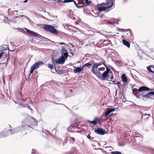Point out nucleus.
Wrapping results in <instances>:
<instances>
[{
  "instance_id": "1",
  "label": "nucleus",
  "mask_w": 154,
  "mask_h": 154,
  "mask_svg": "<svg viewBox=\"0 0 154 154\" xmlns=\"http://www.w3.org/2000/svg\"><path fill=\"white\" fill-rule=\"evenodd\" d=\"M154 89H151L148 87L144 86H142L139 88L138 89L134 88L132 89L133 94L137 97H139L141 93L145 92L146 91H152Z\"/></svg>"
},
{
  "instance_id": "2",
  "label": "nucleus",
  "mask_w": 154,
  "mask_h": 154,
  "mask_svg": "<svg viewBox=\"0 0 154 154\" xmlns=\"http://www.w3.org/2000/svg\"><path fill=\"white\" fill-rule=\"evenodd\" d=\"M22 29L23 32L29 34L32 37H36L41 39H43L44 41H48L50 42L51 41L49 39L46 38L43 36H42L41 35L33 31H32L26 28H24L23 29Z\"/></svg>"
},
{
  "instance_id": "3",
  "label": "nucleus",
  "mask_w": 154,
  "mask_h": 154,
  "mask_svg": "<svg viewBox=\"0 0 154 154\" xmlns=\"http://www.w3.org/2000/svg\"><path fill=\"white\" fill-rule=\"evenodd\" d=\"M43 27L46 31L49 32L53 34L56 35L58 34L57 30L51 25L44 24L43 25Z\"/></svg>"
},
{
  "instance_id": "4",
  "label": "nucleus",
  "mask_w": 154,
  "mask_h": 154,
  "mask_svg": "<svg viewBox=\"0 0 154 154\" xmlns=\"http://www.w3.org/2000/svg\"><path fill=\"white\" fill-rule=\"evenodd\" d=\"M66 60H67V59H66L65 58L63 57V56H61L55 60H54V57H52L51 58V61L53 64L55 66V63L62 64H63Z\"/></svg>"
},
{
  "instance_id": "5",
  "label": "nucleus",
  "mask_w": 154,
  "mask_h": 154,
  "mask_svg": "<svg viewBox=\"0 0 154 154\" xmlns=\"http://www.w3.org/2000/svg\"><path fill=\"white\" fill-rule=\"evenodd\" d=\"M104 5H105V2H103L101 3L98 4L96 5V8L99 12L105 11L109 8L107 7H105Z\"/></svg>"
},
{
  "instance_id": "6",
  "label": "nucleus",
  "mask_w": 154,
  "mask_h": 154,
  "mask_svg": "<svg viewBox=\"0 0 154 154\" xmlns=\"http://www.w3.org/2000/svg\"><path fill=\"white\" fill-rule=\"evenodd\" d=\"M44 64L43 61H39L35 62L34 63L30 68V71L33 72L34 70L37 68H38L40 65H42Z\"/></svg>"
},
{
  "instance_id": "7",
  "label": "nucleus",
  "mask_w": 154,
  "mask_h": 154,
  "mask_svg": "<svg viewBox=\"0 0 154 154\" xmlns=\"http://www.w3.org/2000/svg\"><path fill=\"white\" fill-rule=\"evenodd\" d=\"M98 66L96 64V63H94V62L92 65L91 71L96 75H97L98 74H100V69H98Z\"/></svg>"
},
{
  "instance_id": "8",
  "label": "nucleus",
  "mask_w": 154,
  "mask_h": 154,
  "mask_svg": "<svg viewBox=\"0 0 154 154\" xmlns=\"http://www.w3.org/2000/svg\"><path fill=\"white\" fill-rule=\"evenodd\" d=\"M94 133L97 134L103 135L107 134V132L105 129L101 128H97L94 129Z\"/></svg>"
},
{
  "instance_id": "9",
  "label": "nucleus",
  "mask_w": 154,
  "mask_h": 154,
  "mask_svg": "<svg viewBox=\"0 0 154 154\" xmlns=\"http://www.w3.org/2000/svg\"><path fill=\"white\" fill-rule=\"evenodd\" d=\"M145 92H144L141 93L139 98L142 99L143 100H148L149 97L151 99L152 98V97L151 96L150 94H149L150 92L145 94Z\"/></svg>"
},
{
  "instance_id": "10",
  "label": "nucleus",
  "mask_w": 154,
  "mask_h": 154,
  "mask_svg": "<svg viewBox=\"0 0 154 154\" xmlns=\"http://www.w3.org/2000/svg\"><path fill=\"white\" fill-rule=\"evenodd\" d=\"M118 109V108H108L106 109L105 112L103 114V116H104L105 118H107L108 116H109L112 112H114L115 111V109Z\"/></svg>"
},
{
  "instance_id": "11",
  "label": "nucleus",
  "mask_w": 154,
  "mask_h": 154,
  "mask_svg": "<svg viewBox=\"0 0 154 154\" xmlns=\"http://www.w3.org/2000/svg\"><path fill=\"white\" fill-rule=\"evenodd\" d=\"M100 119L97 117L94 118V119L92 121L88 120L87 121V123H90L94 125H97V124H100V121H99Z\"/></svg>"
},
{
  "instance_id": "12",
  "label": "nucleus",
  "mask_w": 154,
  "mask_h": 154,
  "mask_svg": "<svg viewBox=\"0 0 154 154\" xmlns=\"http://www.w3.org/2000/svg\"><path fill=\"white\" fill-rule=\"evenodd\" d=\"M107 72L104 71L102 74L100 72V74H98L96 76L100 79L102 81H104L106 80V76L107 75Z\"/></svg>"
},
{
  "instance_id": "13",
  "label": "nucleus",
  "mask_w": 154,
  "mask_h": 154,
  "mask_svg": "<svg viewBox=\"0 0 154 154\" xmlns=\"http://www.w3.org/2000/svg\"><path fill=\"white\" fill-rule=\"evenodd\" d=\"M62 54L61 56L65 58L66 59H67L68 56V52L67 49L64 47H62V50L61 51Z\"/></svg>"
},
{
  "instance_id": "14",
  "label": "nucleus",
  "mask_w": 154,
  "mask_h": 154,
  "mask_svg": "<svg viewBox=\"0 0 154 154\" xmlns=\"http://www.w3.org/2000/svg\"><path fill=\"white\" fill-rule=\"evenodd\" d=\"M114 1L113 0H106V2L105 3V5L108 6V8H112L113 5L114 3Z\"/></svg>"
},
{
  "instance_id": "15",
  "label": "nucleus",
  "mask_w": 154,
  "mask_h": 154,
  "mask_svg": "<svg viewBox=\"0 0 154 154\" xmlns=\"http://www.w3.org/2000/svg\"><path fill=\"white\" fill-rule=\"evenodd\" d=\"M13 134L10 131H7L0 133V135L2 136V137H6L9 135Z\"/></svg>"
},
{
  "instance_id": "16",
  "label": "nucleus",
  "mask_w": 154,
  "mask_h": 154,
  "mask_svg": "<svg viewBox=\"0 0 154 154\" xmlns=\"http://www.w3.org/2000/svg\"><path fill=\"white\" fill-rule=\"evenodd\" d=\"M126 30L125 32H126V34L128 35V36L130 39H132L133 38V32L130 29H125Z\"/></svg>"
},
{
  "instance_id": "17",
  "label": "nucleus",
  "mask_w": 154,
  "mask_h": 154,
  "mask_svg": "<svg viewBox=\"0 0 154 154\" xmlns=\"http://www.w3.org/2000/svg\"><path fill=\"white\" fill-rule=\"evenodd\" d=\"M5 58L7 59L6 62V63H0V64H4L6 66L10 59V52L8 50L7 52H5Z\"/></svg>"
},
{
  "instance_id": "18",
  "label": "nucleus",
  "mask_w": 154,
  "mask_h": 154,
  "mask_svg": "<svg viewBox=\"0 0 154 154\" xmlns=\"http://www.w3.org/2000/svg\"><path fill=\"white\" fill-rule=\"evenodd\" d=\"M74 67V72L75 73H79L82 71H83L82 68H81V66H80L76 67L73 66Z\"/></svg>"
},
{
  "instance_id": "19",
  "label": "nucleus",
  "mask_w": 154,
  "mask_h": 154,
  "mask_svg": "<svg viewBox=\"0 0 154 154\" xmlns=\"http://www.w3.org/2000/svg\"><path fill=\"white\" fill-rule=\"evenodd\" d=\"M134 142L139 144L140 142L142 141V138L141 136L138 135L134 137Z\"/></svg>"
},
{
  "instance_id": "20",
  "label": "nucleus",
  "mask_w": 154,
  "mask_h": 154,
  "mask_svg": "<svg viewBox=\"0 0 154 154\" xmlns=\"http://www.w3.org/2000/svg\"><path fill=\"white\" fill-rule=\"evenodd\" d=\"M140 116H141V119H144L145 120L146 119H148L150 117H151L149 114H147L145 113L144 114V115H143V113L140 112Z\"/></svg>"
},
{
  "instance_id": "21",
  "label": "nucleus",
  "mask_w": 154,
  "mask_h": 154,
  "mask_svg": "<svg viewBox=\"0 0 154 154\" xmlns=\"http://www.w3.org/2000/svg\"><path fill=\"white\" fill-rule=\"evenodd\" d=\"M121 78L122 82L124 83H127L128 81V78L125 73H123L121 76Z\"/></svg>"
},
{
  "instance_id": "22",
  "label": "nucleus",
  "mask_w": 154,
  "mask_h": 154,
  "mask_svg": "<svg viewBox=\"0 0 154 154\" xmlns=\"http://www.w3.org/2000/svg\"><path fill=\"white\" fill-rule=\"evenodd\" d=\"M20 127H18L14 129H11L8 130L7 131H10L11 132L12 134H14L15 133H18L20 131Z\"/></svg>"
},
{
  "instance_id": "23",
  "label": "nucleus",
  "mask_w": 154,
  "mask_h": 154,
  "mask_svg": "<svg viewBox=\"0 0 154 154\" xmlns=\"http://www.w3.org/2000/svg\"><path fill=\"white\" fill-rule=\"evenodd\" d=\"M122 42L123 44L126 46L128 48H129L130 47V43L125 39L122 40Z\"/></svg>"
},
{
  "instance_id": "24",
  "label": "nucleus",
  "mask_w": 154,
  "mask_h": 154,
  "mask_svg": "<svg viewBox=\"0 0 154 154\" xmlns=\"http://www.w3.org/2000/svg\"><path fill=\"white\" fill-rule=\"evenodd\" d=\"M46 104L47 105H54L55 106L56 105L60 104L56 103L54 102H52L49 100H48L46 101Z\"/></svg>"
},
{
  "instance_id": "25",
  "label": "nucleus",
  "mask_w": 154,
  "mask_h": 154,
  "mask_svg": "<svg viewBox=\"0 0 154 154\" xmlns=\"http://www.w3.org/2000/svg\"><path fill=\"white\" fill-rule=\"evenodd\" d=\"M94 63V60H91L89 62L85 63L86 67L88 68H90L91 66L93 65Z\"/></svg>"
},
{
  "instance_id": "26",
  "label": "nucleus",
  "mask_w": 154,
  "mask_h": 154,
  "mask_svg": "<svg viewBox=\"0 0 154 154\" xmlns=\"http://www.w3.org/2000/svg\"><path fill=\"white\" fill-rule=\"evenodd\" d=\"M82 4L81 3H79L78 2V4H76L75 5L76 6V7L78 8H84L85 7H86L85 5V4H83L82 5L79 6L78 5H81Z\"/></svg>"
},
{
  "instance_id": "27",
  "label": "nucleus",
  "mask_w": 154,
  "mask_h": 154,
  "mask_svg": "<svg viewBox=\"0 0 154 154\" xmlns=\"http://www.w3.org/2000/svg\"><path fill=\"white\" fill-rule=\"evenodd\" d=\"M82 4L81 3H79L78 2V4H76L75 5L76 6V7L78 8H84L85 7H86L85 5V4H83L82 5L79 6L78 5H81Z\"/></svg>"
},
{
  "instance_id": "28",
  "label": "nucleus",
  "mask_w": 154,
  "mask_h": 154,
  "mask_svg": "<svg viewBox=\"0 0 154 154\" xmlns=\"http://www.w3.org/2000/svg\"><path fill=\"white\" fill-rule=\"evenodd\" d=\"M71 109L70 108H68V106H65V107H66L67 109H69V110L70 111V113L72 112V110H77L78 109V107L75 108V107H76V106H71Z\"/></svg>"
},
{
  "instance_id": "29",
  "label": "nucleus",
  "mask_w": 154,
  "mask_h": 154,
  "mask_svg": "<svg viewBox=\"0 0 154 154\" xmlns=\"http://www.w3.org/2000/svg\"><path fill=\"white\" fill-rule=\"evenodd\" d=\"M106 63V61L103 59H102V61L99 63H96V64L98 65V66H100L102 64H105Z\"/></svg>"
},
{
  "instance_id": "30",
  "label": "nucleus",
  "mask_w": 154,
  "mask_h": 154,
  "mask_svg": "<svg viewBox=\"0 0 154 154\" xmlns=\"http://www.w3.org/2000/svg\"><path fill=\"white\" fill-rule=\"evenodd\" d=\"M111 43V42L109 40H104L103 42V44L106 45H107Z\"/></svg>"
},
{
  "instance_id": "31",
  "label": "nucleus",
  "mask_w": 154,
  "mask_h": 154,
  "mask_svg": "<svg viewBox=\"0 0 154 154\" xmlns=\"http://www.w3.org/2000/svg\"><path fill=\"white\" fill-rule=\"evenodd\" d=\"M77 152L75 150L71 151L68 152H67L65 154H76Z\"/></svg>"
},
{
  "instance_id": "32",
  "label": "nucleus",
  "mask_w": 154,
  "mask_h": 154,
  "mask_svg": "<svg viewBox=\"0 0 154 154\" xmlns=\"http://www.w3.org/2000/svg\"><path fill=\"white\" fill-rule=\"evenodd\" d=\"M48 67L51 70L52 69H54V68L55 69V67H56L55 65V66L54 65V66H53V65H52L51 64H50V63L48 64Z\"/></svg>"
},
{
  "instance_id": "33",
  "label": "nucleus",
  "mask_w": 154,
  "mask_h": 154,
  "mask_svg": "<svg viewBox=\"0 0 154 154\" xmlns=\"http://www.w3.org/2000/svg\"><path fill=\"white\" fill-rule=\"evenodd\" d=\"M86 137H87V138H88V139L92 141H96L95 140H93V139L94 138V137H92L91 138V136L90 135V134H89L87 136H86Z\"/></svg>"
},
{
  "instance_id": "34",
  "label": "nucleus",
  "mask_w": 154,
  "mask_h": 154,
  "mask_svg": "<svg viewBox=\"0 0 154 154\" xmlns=\"http://www.w3.org/2000/svg\"><path fill=\"white\" fill-rule=\"evenodd\" d=\"M104 66L106 67V70L105 71V72H110L111 71L110 69L105 64H104Z\"/></svg>"
},
{
  "instance_id": "35",
  "label": "nucleus",
  "mask_w": 154,
  "mask_h": 154,
  "mask_svg": "<svg viewBox=\"0 0 154 154\" xmlns=\"http://www.w3.org/2000/svg\"><path fill=\"white\" fill-rule=\"evenodd\" d=\"M85 5L86 6H89L90 5V4L91 3V0H86V1H85Z\"/></svg>"
},
{
  "instance_id": "36",
  "label": "nucleus",
  "mask_w": 154,
  "mask_h": 154,
  "mask_svg": "<svg viewBox=\"0 0 154 154\" xmlns=\"http://www.w3.org/2000/svg\"><path fill=\"white\" fill-rule=\"evenodd\" d=\"M71 129L70 131V132L71 133H73L74 131L73 130V129H75V128H76V127L75 126L73 125H71Z\"/></svg>"
},
{
  "instance_id": "37",
  "label": "nucleus",
  "mask_w": 154,
  "mask_h": 154,
  "mask_svg": "<svg viewBox=\"0 0 154 154\" xmlns=\"http://www.w3.org/2000/svg\"><path fill=\"white\" fill-rule=\"evenodd\" d=\"M111 154H123L119 151H114L111 152Z\"/></svg>"
},
{
  "instance_id": "38",
  "label": "nucleus",
  "mask_w": 154,
  "mask_h": 154,
  "mask_svg": "<svg viewBox=\"0 0 154 154\" xmlns=\"http://www.w3.org/2000/svg\"><path fill=\"white\" fill-rule=\"evenodd\" d=\"M113 20L118 24H119L118 22H119V19H115L114 18H112L110 20Z\"/></svg>"
},
{
  "instance_id": "39",
  "label": "nucleus",
  "mask_w": 154,
  "mask_h": 154,
  "mask_svg": "<svg viewBox=\"0 0 154 154\" xmlns=\"http://www.w3.org/2000/svg\"><path fill=\"white\" fill-rule=\"evenodd\" d=\"M55 69L57 74H62V72L59 69H57L56 67H55Z\"/></svg>"
},
{
  "instance_id": "40",
  "label": "nucleus",
  "mask_w": 154,
  "mask_h": 154,
  "mask_svg": "<svg viewBox=\"0 0 154 154\" xmlns=\"http://www.w3.org/2000/svg\"><path fill=\"white\" fill-rule=\"evenodd\" d=\"M151 67H152L151 65L149 66L146 67L147 69L149 72H151L152 71V70L151 69Z\"/></svg>"
},
{
  "instance_id": "41",
  "label": "nucleus",
  "mask_w": 154,
  "mask_h": 154,
  "mask_svg": "<svg viewBox=\"0 0 154 154\" xmlns=\"http://www.w3.org/2000/svg\"><path fill=\"white\" fill-rule=\"evenodd\" d=\"M69 140H70L71 141H72V143H73L75 141V139L73 137H70Z\"/></svg>"
},
{
  "instance_id": "42",
  "label": "nucleus",
  "mask_w": 154,
  "mask_h": 154,
  "mask_svg": "<svg viewBox=\"0 0 154 154\" xmlns=\"http://www.w3.org/2000/svg\"><path fill=\"white\" fill-rule=\"evenodd\" d=\"M126 85H127V84H125L123 85V89L122 90L123 92H124L125 90L126 91Z\"/></svg>"
},
{
  "instance_id": "43",
  "label": "nucleus",
  "mask_w": 154,
  "mask_h": 154,
  "mask_svg": "<svg viewBox=\"0 0 154 154\" xmlns=\"http://www.w3.org/2000/svg\"><path fill=\"white\" fill-rule=\"evenodd\" d=\"M117 29L119 31L124 32H125V31L126 30L125 29L120 28H118Z\"/></svg>"
},
{
  "instance_id": "44",
  "label": "nucleus",
  "mask_w": 154,
  "mask_h": 154,
  "mask_svg": "<svg viewBox=\"0 0 154 154\" xmlns=\"http://www.w3.org/2000/svg\"><path fill=\"white\" fill-rule=\"evenodd\" d=\"M115 23H116V22H113L109 21L108 24L111 25H113Z\"/></svg>"
},
{
  "instance_id": "45",
  "label": "nucleus",
  "mask_w": 154,
  "mask_h": 154,
  "mask_svg": "<svg viewBox=\"0 0 154 154\" xmlns=\"http://www.w3.org/2000/svg\"><path fill=\"white\" fill-rule=\"evenodd\" d=\"M71 1H72V0H64L63 1V3H69L71 2Z\"/></svg>"
},
{
  "instance_id": "46",
  "label": "nucleus",
  "mask_w": 154,
  "mask_h": 154,
  "mask_svg": "<svg viewBox=\"0 0 154 154\" xmlns=\"http://www.w3.org/2000/svg\"><path fill=\"white\" fill-rule=\"evenodd\" d=\"M120 82L118 81L117 83H116V85H117L118 87L119 88H120L121 85H120Z\"/></svg>"
},
{
  "instance_id": "47",
  "label": "nucleus",
  "mask_w": 154,
  "mask_h": 154,
  "mask_svg": "<svg viewBox=\"0 0 154 154\" xmlns=\"http://www.w3.org/2000/svg\"><path fill=\"white\" fill-rule=\"evenodd\" d=\"M31 119H33V120H34V122H35V123L36 124H37L38 123V120H36V119H35L34 118H33L32 117H31Z\"/></svg>"
},
{
  "instance_id": "48",
  "label": "nucleus",
  "mask_w": 154,
  "mask_h": 154,
  "mask_svg": "<svg viewBox=\"0 0 154 154\" xmlns=\"http://www.w3.org/2000/svg\"><path fill=\"white\" fill-rule=\"evenodd\" d=\"M4 52L3 51H2L0 52V59L1 58L2 56L4 54Z\"/></svg>"
},
{
  "instance_id": "49",
  "label": "nucleus",
  "mask_w": 154,
  "mask_h": 154,
  "mask_svg": "<svg viewBox=\"0 0 154 154\" xmlns=\"http://www.w3.org/2000/svg\"><path fill=\"white\" fill-rule=\"evenodd\" d=\"M28 41L31 42L32 43L35 42V41L34 40L33 38L29 39L28 40Z\"/></svg>"
},
{
  "instance_id": "50",
  "label": "nucleus",
  "mask_w": 154,
  "mask_h": 154,
  "mask_svg": "<svg viewBox=\"0 0 154 154\" xmlns=\"http://www.w3.org/2000/svg\"><path fill=\"white\" fill-rule=\"evenodd\" d=\"M154 91V90H153V91H151L149 92H150V94L151 96L152 97V96H154V92L153 91Z\"/></svg>"
},
{
  "instance_id": "51",
  "label": "nucleus",
  "mask_w": 154,
  "mask_h": 154,
  "mask_svg": "<svg viewBox=\"0 0 154 154\" xmlns=\"http://www.w3.org/2000/svg\"><path fill=\"white\" fill-rule=\"evenodd\" d=\"M110 72H107V75H106V80H107L108 79V78H109V77L110 76V75H109V73Z\"/></svg>"
},
{
  "instance_id": "52",
  "label": "nucleus",
  "mask_w": 154,
  "mask_h": 154,
  "mask_svg": "<svg viewBox=\"0 0 154 154\" xmlns=\"http://www.w3.org/2000/svg\"><path fill=\"white\" fill-rule=\"evenodd\" d=\"M26 17V16H25V15H19L18 17H19V18H21V17Z\"/></svg>"
},
{
  "instance_id": "53",
  "label": "nucleus",
  "mask_w": 154,
  "mask_h": 154,
  "mask_svg": "<svg viewBox=\"0 0 154 154\" xmlns=\"http://www.w3.org/2000/svg\"><path fill=\"white\" fill-rule=\"evenodd\" d=\"M7 48H8V51L9 52L10 51L11 52H14V51L15 48L14 50H11L9 49V48L8 47H7Z\"/></svg>"
},
{
  "instance_id": "54",
  "label": "nucleus",
  "mask_w": 154,
  "mask_h": 154,
  "mask_svg": "<svg viewBox=\"0 0 154 154\" xmlns=\"http://www.w3.org/2000/svg\"><path fill=\"white\" fill-rule=\"evenodd\" d=\"M68 12L69 14L71 15H72V14L73 13V12H72V10H69L68 11Z\"/></svg>"
},
{
  "instance_id": "55",
  "label": "nucleus",
  "mask_w": 154,
  "mask_h": 154,
  "mask_svg": "<svg viewBox=\"0 0 154 154\" xmlns=\"http://www.w3.org/2000/svg\"><path fill=\"white\" fill-rule=\"evenodd\" d=\"M103 22L104 23H106V24H107V23L108 24L109 21L107 20H103Z\"/></svg>"
},
{
  "instance_id": "56",
  "label": "nucleus",
  "mask_w": 154,
  "mask_h": 154,
  "mask_svg": "<svg viewBox=\"0 0 154 154\" xmlns=\"http://www.w3.org/2000/svg\"><path fill=\"white\" fill-rule=\"evenodd\" d=\"M33 72H31V71H30V70L29 71V74L28 75V79H29L30 77V76H31V74H32V73Z\"/></svg>"
},
{
  "instance_id": "57",
  "label": "nucleus",
  "mask_w": 154,
  "mask_h": 154,
  "mask_svg": "<svg viewBox=\"0 0 154 154\" xmlns=\"http://www.w3.org/2000/svg\"><path fill=\"white\" fill-rule=\"evenodd\" d=\"M85 67H86V65L85 64H84L83 65V66H82V67H81V68H82V69L83 71L84 70V68Z\"/></svg>"
},
{
  "instance_id": "58",
  "label": "nucleus",
  "mask_w": 154,
  "mask_h": 154,
  "mask_svg": "<svg viewBox=\"0 0 154 154\" xmlns=\"http://www.w3.org/2000/svg\"><path fill=\"white\" fill-rule=\"evenodd\" d=\"M98 69H100V71L101 70L104 71L105 69V68L104 67H103V68H98Z\"/></svg>"
},
{
  "instance_id": "59",
  "label": "nucleus",
  "mask_w": 154,
  "mask_h": 154,
  "mask_svg": "<svg viewBox=\"0 0 154 154\" xmlns=\"http://www.w3.org/2000/svg\"><path fill=\"white\" fill-rule=\"evenodd\" d=\"M14 102L16 104H17L18 105H21V103H19L17 102H15V101H14Z\"/></svg>"
},
{
  "instance_id": "60",
  "label": "nucleus",
  "mask_w": 154,
  "mask_h": 154,
  "mask_svg": "<svg viewBox=\"0 0 154 154\" xmlns=\"http://www.w3.org/2000/svg\"><path fill=\"white\" fill-rule=\"evenodd\" d=\"M71 126H70L68 127V128H67V130H68V131H70V129H71Z\"/></svg>"
},
{
  "instance_id": "61",
  "label": "nucleus",
  "mask_w": 154,
  "mask_h": 154,
  "mask_svg": "<svg viewBox=\"0 0 154 154\" xmlns=\"http://www.w3.org/2000/svg\"><path fill=\"white\" fill-rule=\"evenodd\" d=\"M51 19L50 20H53L54 19V17L53 16H52L51 15Z\"/></svg>"
},
{
  "instance_id": "62",
  "label": "nucleus",
  "mask_w": 154,
  "mask_h": 154,
  "mask_svg": "<svg viewBox=\"0 0 154 154\" xmlns=\"http://www.w3.org/2000/svg\"><path fill=\"white\" fill-rule=\"evenodd\" d=\"M59 44L62 45H65L66 44L64 42H60L59 43Z\"/></svg>"
},
{
  "instance_id": "63",
  "label": "nucleus",
  "mask_w": 154,
  "mask_h": 154,
  "mask_svg": "<svg viewBox=\"0 0 154 154\" xmlns=\"http://www.w3.org/2000/svg\"><path fill=\"white\" fill-rule=\"evenodd\" d=\"M57 3H63V1H58L57 2Z\"/></svg>"
},
{
  "instance_id": "64",
  "label": "nucleus",
  "mask_w": 154,
  "mask_h": 154,
  "mask_svg": "<svg viewBox=\"0 0 154 154\" xmlns=\"http://www.w3.org/2000/svg\"><path fill=\"white\" fill-rule=\"evenodd\" d=\"M113 78H114V77H113V75H111V77H110V79H111V80H112V79H113Z\"/></svg>"
}]
</instances>
